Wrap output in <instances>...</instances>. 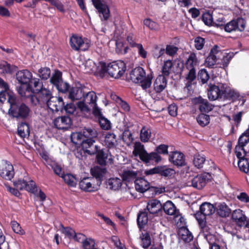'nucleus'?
<instances>
[{
  "label": "nucleus",
  "instance_id": "b1692460",
  "mask_svg": "<svg viewBox=\"0 0 249 249\" xmlns=\"http://www.w3.org/2000/svg\"><path fill=\"white\" fill-rule=\"evenodd\" d=\"M105 145L109 149H115L118 145L117 136L113 132H107L105 135Z\"/></svg>",
  "mask_w": 249,
  "mask_h": 249
},
{
  "label": "nucleus",
  "instance_id": "4d7b16f0",
  "mask_svg": "<svg viewBox=\"0 0 249 249\" xmlns=\"http://www.w3.org/2000/svg\"><path fill=\"white\" fill-rule=\"evenodd\" d=\"M29 99L30 103L34 107H41L45 104L42 100L36 95H31Z\"/></svg>",
  "mask_w": 249,
  "mask_h": 249
},
{
  "label": "nucleus",
  "instance_id": "cd10ccee",
  "mask_svg": "<svg viewBox=\"0 0 249 249\" xmlns=\"http://www.w3.org/2000/svg\"><path fill=\"white\" fill-rule=\"evenodd\" d=\"M147 209L151 214H155L161 211L162 206L159 200L152 199L147 203Z\"/></svg>",
  "mask_w": 249,
  "mask_h": 249
},
{
  "label": "nucleus",
  "instance_id": "a19ab883",
  "mask_svg": "<svg viewBox=\"0 0 249 249\" xmlns=\"http://www.w3.org/2000/svg\"><path fill=\"white\" fill-rule=\"evenodd\" d=\"M173 69V63L171 60H168L164 62L162 68V75L166 76L169 75Z\"/></svg>",
  "mask_w": 249,
  "mask_h": 249
},
{
  "label": "nucleus",
  "instance_id": "bb28decb",
  "mask_svg": "<svg viewBox=\"0 0 249 249\" xmlns=\"http://www.w3.org/2000/svg\"><path fill=\"white\" fill-rule=\"evenodd\" d=\"M167 81L163 75H159L155 79L154 84V89L157 93L162 91L166 87Z\"/></svg>",
  "mask_w": 249,
  "mask_h": 249
},
{
  "label": "nucleus",
  "instance_id": "4c0bfd02",
  "mask_svg": "<svg viewBox=\"0 0 249 249\" xmlns=\"http://www.w3.org/2000/svg\"><path fill=\"white\" fill-rule=\"evenodd\" d=\"M138 173L137 171L132 170L124 171L122 178L124 180L130 182L135 180L137 176Z\"/></svg>",
  "mask_w": 249,
  "mask_h": 249
},
{
  "label": "nucleus",
  "instance_id": "6ab92c4d",
  "mask_svg": "<svg viewBox=\"0 0 249 249\" xmlns=\"http://www.w3.org/2000/svg\"><path fill=\"white\" fill-rule=\"evenodd\" d=\"M95 138H86L81 143V147L83 150L89 155H93L98 151V146L93 145L95 142L93 140Z\"/></svg>",
  "mask_w": 249,
  "mask_h": 249
},
{
  "label": "nucleus",
  "instance_id": "e433bc0d",
  "mask_svg": "<svg viewBox=\"0 0 249 249\" xmlns=\"http://www.w3.org/2000/svg\"><path fill=\"white\" fill-rule=\"evenodd\" d=\"M18 133L22 138L29 136L30 134V128L29 125L24 123H21L18 126Z\"/></svg>",
  "mask_w": 249,
  "mask_h": 249
},
{
  "label": "nucleus",
  "instance_id": "8fccbe9b",
  "mask_svg": "<svg viewBox=\"0 0 249 249\" xmlns=\"http://www.w3.org/2000/svg\"><path fill=\"white\" fill-rule=\"evenodd\" d=\"M64 181L69 186L74 187L76 185V179L71 174H64L61 177Z\"/></svg>",
  "mask_w": 249,
  "mask_h": 249
},
{
  "label": "nucleus",
  "instance_id": "49530a36",
  "mask_svg": "<svg viewBox=\"0 0 249 249\" xmlns=\"http://www.w3.org/2000/svg\"><path fill=\"white\" fill-rule=\"evenodd\" d=\"M206 159L204 156L200 154L195 155L193 160L194 165L197 168H201L203 167Z\"/></svg>",
  "mask_w": 249,
  "mask_h": 249
},
{
  "label": "nucleus",
  "instance_id": "9d476101",
  "mask_svg": "<svg viewBox=\"0 0 249 249\" xmlns=\"http://www.w3.org/2000/svg\"><path fill=\"white\" fill-rule=\"evenodd\" d=\"M70 43L71 47L75 51H85L90 46V41L86 38H83L77 35H73L70 38Z\"/></svg>",
  "mask_w": 249,
  "mask_h": 249
},
{
  "label": "nucleus",
  "instance_id": "4468645a",
  "mask_svg": "<svg viewBox=\"0 0 249 249\" xmlns=\"http://www.w3.org/2000/svg\"><path fill=\"white\" fill-rule=\"evenodd\" d=\"M92 1L98 10L101 20H107L110 16V11L107 5L101 3L100 0H92Z\"/></svg>",
  "mask_w": 249,
  "mask_h": 249
},
{
  "label": "nucleus",
  "instance_id": "c756f323",
  "mask_svg": "<svg viewBox=\"0 0 249 249\" xmlns=\"http://www.w3.org/2000/svg\"><path fill=\"white\" fill-rule=\"evenodd\" d=\"M221 86L223 87V97L235 98L239 96L238 92L227 84H221Z\"/></svg>",
  "mask_w": 249,
  "mask_h": 249
},
{
  "label": "nucleus",
  "instance_id": "69168bd1",
  "mask_svg": "<svg viewBox=\"0 0 249 249\" xmlns=\"http://www.w3.org/2000/svg\"><path fill=\"white\" fill-rule=\"evenodd\" d=\"M143 24L150 30H156L159 28L158 24L149 18L144 19L143 20Z\"/></svg>",
  "mask_w": 249,
  "mask_h": 249
},
{
  "label": "nucleus",
  "instance_id": "20e7f679",
  "mask_svg": "<svg viewBox=\"0 0 249 249\" xmlns=\"http://www.w3.org/2000/svg\"><path fill=\"white\" fill-rule=\"evenodd\" d=\"M10 114L15 118L25 119L27 118L31 112L29 107L24 103H18L16 98L10 99Z\"/></svg>",
  "mask_w": 249,
  "mask_h": 249
},
{
  "label": "nucleus",
  "instance_id": "864d4df0",
  "mask_svg": "<svg viewBox=\"0 0 249 249\" xmlns=\"http://www.w3.org/2000/svg\"><path fill=\"white\" fill-rule=\"evenodd\" d=\"M51 75V70L49 68L43 67L41 68L38 71V75L42 79L47 80L48 79Z\"/></svg>",
  "mask_w": 249,
  "mask_h": 249
},
{
  "label": "nucleus",
  "instance_id": "6e6d98bb",
  "mask_svg": "<svg viewBox=\"0 0 249 249\" xmlns=\"http://www.w3.org/2000/svg\"><path fill=\"white\" fill-rule=\"evenodd\" d=\"M235 153L238 160L242 159H246L247 153L244 147L236 145L235 148Z\"/></svg>",
  "mask_w": 249,
  "mask_h": 249
},
{
  "label": "nucleus",
  "instance_id": "37998d69",
  "mask_svg": "<svg viewBox=\"0 0 249 249\" xmlns=\"http://www.w3.org/2000/svg\"><path fill=\"white\" fill-rule=\"evenodd\" d=\"M86 72L95 73L97 71V65L91 59L86 61L85 64Z\"/></svg>",
  "mask_w": 249,
  "mask_h": 249
},
{
  "label": "nucleus",
  "instance_id": "3c124183",
  "mask_svg": "<svg viewBox=\"0 0 249 249\" xmlns=\"http://www.w3.org/2000/svg\"><path fill=\"white\" fill-rule=\"evenodd\" d=\"M60 226L61 229L60 231L62 233L64 234L66 236L69 238L70 239H72L74 235L75 231L70 227H64V226L60 224Z\"/></svg>",
  "mask_w": 249,
  "mask_h": 249
},
{
  "label": "nucleus",
  "instance_id": "a18cd8bd",
  "mask_svg": "<svg viewBox=\"0 0 249 249\" xmlns=\"http://www.w3.org/2000/svg\"><path fill=\"white\" fill-rule=\"evenodd\" d=\"M111 97L124 111H129L130 107L126 102L124 101L121 98L116 95H111Z\"/></svg>",
  "mask_w": 249,
  "mask_h": 249
},
{
  "label": "nucleus",
  "instance_id": "a211bd4d",
  "mask_svg": "<svg viewBox=\"0 0 249 249\" xmlns=\"http://www.w3.org/2000/svg\"><path fill=\"white\" fill-rule=\"evenodd\" d=\"M97 153V162L101 165H105L107 162L111 163L113 161L112 156L108 150H99L98 148Z\"/></svg>",
  "mask_w": 249,
  "mask_h": 249
},
{
  "label": "nucleus",
  "instance_id": "2f4dec72",
  "mask_svg": "<svg viewBox=\"0 0 249 249\" xmlns=\"http://www.w3.org/2000/svg\"><path fill=\"white\" fill-rule=\"evenodd\" d=\"M16 70V67L11 65L6 61L0 62V73L3 74H12Z\"/></svg>",
  "mask_w": 249,
  "mask_h": 249
},
{
  "label": "nucleus",
  "instance_id": "79ce46f5",
  "mask_svg": "<svg viewBox=\"0 0 249 249\" xmlns=\"http://www.w3.org/2000/svg\"><path fill=\"white\" fill-rule=\"evenodd\" d=\"M62 72L58 70H55L50 79V82L56 87L62 80Z\"/></svg>",
  "mask_w": 249,
  "mask_h": 249
},
{
  "label": "nucleus",
  "instance_id": "c03bdc74",
  "mask_svg": "<svg viewBox=\"0 0 249 249\" xmlns=\"http://www.w3.org/2000/svg\"><path fill=\"white\" fill-rule=\"evenodd\" d=\"M148 222V215L146 212H141L137 217V223L140 228H142Z\"/></svg>",
  "mask_w": 249,
  "mask_h": 249
},
{
  "label": "nucleus",
  "instance_id": "1a4fd4ad",
  "mask_svg": "<svg viewBox=\"0 0 249 249\" xmlns=\"http://www.w3.org/2000/svg\"><path fill=\"white\" fill-rule=\"evenodd\" d=\"M162 209L166 214L175 216V220L178 226L183 227L185 219L179 214L178 211L172 201H166L162 206Z\"/></svg>",
  "mask_w": 249,
  "mask_h": 249
},
{
  "label": "nucleus",
  "instance_id": "dca6fc26",
  "mask_svg": "<svg viewBox=\"0 0 249 249\" xmlns=\"http://www.w3.org/2000/svg\"><path fill=\"white\" fill-rule=\"evenodd\" d=\"M222 83L218 85L210 84L208 92V97L211 100L214 101L223 97V87L221 86Z\"/></svg>",
  "mask_w": 249,
  "mask_h": 249
},
{
  "label": "nucleus",
  "instance_id": "c85d7f7f",
  "mask_svg": "<svg viewBox=\"0 0 249 249\" xmlns=\"http://www.w3.org/2000/svg\"><path fill=\"white\" fill-rule=\"evenodd\" d=\"M135 187L137 191L140 193H143L149 188V183L146 180L143 178H141L135 179Z\"/></svg>",
  "mask_w": 249,
  "mask_h": 249
},
{
  "label": "nucleus",
  "instance_id": "5701e85b",
  "mask_svg": "<svg viewBox=\"0 0 249 249\" xmlns=\"http://www.w3.org/2000/svg\"><path fill=\"white\" fill-rule=\"evenodd\" d=\"M231 218L237 226L242 227L245 224L247 216L245 212L240 209H236L231 213Z\"/></svg>",
  "mask_w": 249,
  "mask_h": 249
},
{
  "label": "nucleus",
  "instance_id": "603ef678",
  "mask_svg": "<svg viewBox=\"0 0 249 249\" xmlns=\"http://www.w3.org/2000/svg\"><path fill=\"white\" fill-rule=\"evenodd\" d=\"M142 245L143 248L147 249L151 245V238L149 234L146 232L142 233L141 236Z\"/></svg>",
  "mask_w": 249,
  "mask_h": 249
},
{
  "label": "nucleus",
  "instance_id": "5fc2aeb1",
  "mask_svg": "<svg viewBox=\"0 0 249 249\" xmlns=\"http://www.w3.org/2000/svg\"><path fill=\"white\" fill-rule=\"evenodd\" d=\"M197 123L202 126L207 125L210 122V117L205 114H201L197 118Z\"/></svg>",
  "mask_w": 249,
  "mask_h": 249
},
{
  "label": "nucleus",
  "instance_id": "423d86ee",
  "mask_svg": "<svg viewBox=\"0 0 249 249\" xmlns=\"http://www.w3.org/2000/svg\"><path fill=\"white\" fill-rule=\"evenodd\" d=\"M200 213H196L195 217L199 224L203 227L205 225V216L210 215L215 212L213 205L208 202H204L200 206Z\"/></svg>",
  "mask_w": 249,
  "mask_h": 249
},
{
  "label": "nucleus",
  "instance_id": "774afa93",
  "mask_svg": "<svg viewBox=\"0 0 249 249\" xmlns=\"http://www.w3.org/2000/svg\"><path fill=\"white\" fill-rule=\"evenodd\" d=\"M84 249H93L95 246V242L93 239H87L83 242Z\"/></svg>",
  "mask_w": 249,
  "mask_h": 249
},
{
  "label": "nucleus",
  "instance_id": "f3484780",
  "mask_svg": "<svg viewBox=\"0 0 249 249\" xmlns=\"http://www.w3.org/2000/svg\"><path fill=\"white\" fill-rule=\"evenodd\" d=\"M221 54L222 53L219 49L218 47L215 46L211 49L208 56L206 58V66L208 67H212L214 66Z\"/></svg>",
  "mask_w": 249,
  "mask_h": 249
},
{
  "label": "nucleus",
  "instance_id": "4be33fe9",
  "mask_svg": "<svg viewBox=\"0 0 249 249\" xmlns=\"http://www.w3.org/2000/svg\"><path fill=\"white\" fill-rule=\"evenodd\" d=\"M32 78V72L26 69L19 71L16 73L17 80L21 85H28Z\"/></svg>",
  "mask_w": 249,
  "mask_h": 249
},
{
  "label": "nucleus",
  "instance_id": "58836bf2",
  "mask_svg": "<svg viewBox=\"0 0 249 249\" xmlns=\"http://www.w3.org/2000/svg\"><path fill=\"white\" fill-rule=\"evenodd\" d=\"M178 234L181 238L185 242H189L193 238L192 233L186 228H180Z\"/></svg>",
  "mask_w": 249,
  "mask_h": 249
},
{
  "label": "nucleus",
  "instance_id": "09e8293b",
  "mask_svg": "<svg viewBox=\"0 0 249 249\" xmlns=\"http://www.w3.org/2000/svg\"><path fill=\"white\" fill-rule=\"evenodd\" d=\"M238 166L241 171L245 173H248L249 171V162L247 158L239 160L238 161Z\"/></svg>",
  "mask_w": 249,
  "mask_h": 249
},
{
  "label": "nucleus",
  "instance_id": "39448f33",
  "mask_svg": "<svg viewBox=\"0 0 249 249\" xmlns=\"http://www.w3.org/2000/svg\"><path fill=\"white\" fill-rule=\"evenodd\" d=\"M98 133L93 128H85L82 131L72 132L71 134V142L75 144L82 142L86 138H97Z\"/></svg>",
  "mask_w": 249,
  "mask_h": 249
},
{
  "label": "nucleus",
  "instance_id": "0eeeda50",
  "mask_svg": "<svg viewBox=\"0 0 249 249\" xmlns=\"http://www.w3.org/2000/svg\"><path fill=\"white\" fill-rule=\"evenodd\" d=\"M126 71L125 63L121 60L113 62L107 66V72L109 75L114 78H119Z\"/></svg>",
  "mask_w": 249,
  "mask_h": 249
},
{
  "label": "nucleus",
  "instance_id": "7c9ffc66",
  "mask_svg": "<svg viewBox=\"0 0 249 249\" xmlns=\"http://www.w3.org/2000/svg\"><path fill=\"white\" fill-rule=\"evenodd\" d=\"M91 175L95 179H99L101 181V179L105 176L107 173V169L104 167L95 166L91 169Z\"/></svg>",
  "mask_w": 249,
  "mask_h": 249
},
{
  "label": "nucleus",
  "instance_id": "f257e3e1",
  "mask_svg": "<svg viewBox=\"0 0 249 249\" xmlns=\"http://www.w3.org/2000/svg\"><path fill=\"white\" fill-rule=\"evenodd\" d=\"M168 148L167 145L160 144L156 148L157 152L148 153L143 144L139 142H136L134 143L132 153L135 157H139L140 160L145 163H151L153 161L158 163L161 160L159 154H168Z\"/></svg>",
  "mask_w": 249,
  "mask_h": 249
},
{
  "label": "nucleus",
  "instance_id": "de8ad7c7",
  "mask_svg": "<svg viewBox=\"0 0 249 249\" xmlns=\"http://www.w3.org/2000/svg\"><path fill=\"white\" fill-rule=\"evenodd\" d=\"M249 142V131L248 128L242 134L238 139V146L244 147Z\"/></svg>",
  "mask_w": 249,
  "mask_h": 249
},
{
  "label": "nucleus",
  "instance_id": "9b49d317",
  "mask_svg": "<svg viewBox=\"0 0 249 249\" xmlns=\"http://www.w3.org/2000/svg\"><path fill=\"white\" fill-rule=\"evenodd\" d=\"M246 22L243 18H237L227 23L224 26L226 32L231 33L233 31L243 32L245 29Z\"/></svg>",
  "mask_w": 249,
  "mask_h": 249
},
{
  "label": "nucleus",
  "instance_id": "f03ea898",
  "mask_svg": "<svg viewBox=\"0 0 249 249\" xmlns=\"http://www.w3.org/2000/svg\"><path fill=\"white\" fill-rule=\"evenodd\" d=\"M82 98L83 100L77 103V107L81 111L88 112L92 108L93 114L95 116H101V109L97 106V97L94 91H89L86 88V91Z\"/></svg>",
  "mask_w": 249,
  "mask_h": 249
},
{
  "label": "nucleus",
  "instance_id": "aec40b11",
  "mask_svg": "<svg viewBox=\"0 0 249 249\" xmlns=\"http://www.w3.org/2000/svg\"><path fill=\"white\" fill-rule=\"evenodd\" d=\"M169 160L177 166H183L186 164L184 154L178 151L171 152L169 155Z\"/></svg>",
  "mask_w": 249,
  "mask_h": 249
},
{
  "label": "nucleus",
  "instance_id": "7ed1b4c3",
  "mask_svg": "<svg viewBox=\"0 0 249 249\" xmlns=\"http://www.w3.org/2000/svg\"><path fill=\"white\" fill-rule=\"evenodd\" d=\"M153 78V72H151L146 75L145 71L141 67L135 68L130 73V79L135 83L140 84L143 89L150 87Z\"/></svg>",
  "mask_w": 249,
  "mask_h": 249
},
{
  "label": "nucleus",
  "instance_id": "6e6552de",
  "mask_svg": "<svg viewBox=\"0 0 249 249\" xmlns=\"http://www.w3.org/2000/svg\"><path fill=\"white\" fill-rule=\"evenodd\" d=\"M101 181L94 178H85L79 183L80 188L85 191L92 192L97 191L100 186Z\"/></svg>",
  "mask_w": 249,
  "mask_h": 249
},
{
  "label": "nucleus",
  "instance_id": "c9c22d12",
  "mask_svg": "<svg viewBox=\"0 0 249 249\" xmlns=\"http://www.w3.org/2000/svg\"><path fill=\"white\" fill-rule=\"evenodd\" d=\"M36 93H37L38 96L42 100L44 104H47L48 101L52 97L50 90L44 87Z\"/></svg>",
  "mask_w": 249,
  "mask_h": 249
},
{
  "label": "nucleus",
  "instance_id": "a878e982",
  "mask_svg": "<svg viewBox=\"0 0 249 249\" xmlns=\"http://www.w3.org/2000/svg\"><path fill=\"white\" fill-rule=\"evenodd\" d=\"M206 184L205 178L201 175H197L191 178L187 182V186H192L194 188L201 189Z\"/></svg>",
  "mask_w": 249,
  "mask_h": 249
},
{
  "label": "nucleus",
  "instance_id": "ea45409f",
  "mask_svg": "<svg viewBox=\"0 0 249 249\" xmlns=\"http://www.w3.org/2000/svg\"><path fill=\"white\" fill-rule=\"evenodd\" d=\"M151 130L149 128L145 126L142 128L140 133V139L142 142H148L151 137Z\"/></svg>",
  "mask_w": 249,
  "mask_h": 249
},
{
  "label": "nucleus",
  "instance_id": "338daca9",
  "mask_svg": "<svg viewBox=\"0 0 249 249\" xmlns=\"http://www.w3.org/2000/svg\"><path fill=\"white\" fill-rule=\"evenodd\" d=\"M101 127L105 130H108L111 128L110 123L107 119L101 117L99 119Z\"/></svg>",
  "mask_w": 249,
  "mask_h": 249
},
{
  "label": "nucleus",
  "instance_id": "13d9d810",
  "mask_svg": "<svg viewBox=\"0 0 249 249\" xmlns=\"http://www.w3.org/2000/svg\"><path fill=\"white\" fill-rule=\"evenodd\" d=\"M25 190L32 193L35 194L37 192L36 183L32 180L28 181L26 179Z\"/></svg>",
  "mask_w": 249,
  "mask_h": 249
},
{
  "label": "nucleus",
  "instance_id": "393cba45",
  "mask_svg": "<svg viewBox=\"0 0 249 249\" xmlns=\"http://www.w3.org/2000/svg\"><path fill=\"white\" fill-rule=\"evenodd\" d=\"M54 124L59 129H67L71 124V121L70 117L62 116L57 117L54 120Z\"/></svg>",
  "mask_w": 249,
  "mask_h": 249
},
{
  "label": "nucleus",
  "instance_id": "680f3d73",
  "mask_svg": "<svg viewBox=\"0 0 249 249\" xmlns=\"http://www.w3.org/2000/svg\"><path fill=\"white\" fill-rule=\"evenodd\" d=\"M12 97L13 98H16L15 96L8 93L5 90L1 91L0 92V102H4L7 99L8 102L10 104V99Z\"/></svg>",
  "mask_w": 249,
  "mask_h": 249
},
{
  "label": "nucleus",
  "instance_id": "f704fd0d",
  "mask_svg": "<svg viewBox=\"0 0 249 249\" xmlns=\"http://www.w3.org/2000/svg\"><path fill=\"white\" fill-rule=\"evenodd\" d=\"M42 82L37 78H34L31 79V82L28 84L27 88H34L33 92L37 93L43 87Z\"/></svg>",
  "mask_w": 249,
  "mask_h": 249
},
{
  "label": "nucleus",
  "instance_id": "f8f14e48",
  "mask_svg": "<svg viewBox=\"0 0 249 249\" xmlns=\"http://www.w3.org/2000/svg\"><path fill=\"white\" fill-rule=\"evenodd\" d=\"M15 172L13 165L7 160L0 162V176L6 180H11L14 176Z\"/></svg>",
  "mask_w": 249,
  "mask_h": 249
},
{
  "label": "nucleus",
  "instance_id": "e2e57ef3",
  "mask_svg": "<svg viewBox=\"0 0 249 249\" xmlns=\"http://www.w3.org/2000/svg\"><path fill=\"white\" fill-rule=\"evenodd\" d=\"M26 178L19 179L14 182V186L19 190H25Z\"/></svg>",
  "mask_w": 249,
  "mask_h": 249
},
{
  "label": "nucleus",
  "instance_id": "473e14b6",
  "mask_svg": "<svg viewBox=\"0 0 249 249\" xmlns=\"http://www.w3.org/2000/svg\"><path fill=\"white\" fill-rule=\"evenodd\" d=\"M107 185L111 190H119L122 185V180L119 178H110L107 181Z\"/></svg>",
  "mask_w": 249,
  "mask_h": 249
},
{
  "label": "nucleus",
  "instance_id": "412c9836",
  "mask_svg": "<svg viewBox=\"0 0 249 249\" xmlns=\"http://www.w3.org/2000/svg\"><path fill=\"white\" fill-rule=\"evenodd\" d=\"M193 101L202 112H209L213 109V105L209 103L207 100L204 99L201 97L194 99Z\"/></svg>",
  "mask_w": 249,
  "mask_h": 249
},
{
  "label": "nucleus",
  "instance_id": "bf43d9fd",
  "mask_svg": "<svg viewBox=\"0 0 249 249\" xmlns=\"http://www.w3.org/2000/svg\"><path fill=\"white\" fill-rule=\"evenodd\" d=\"M11 225L13 231L16 233L20 235H23L25 234L24 231L22 229L19 223L16 221H12Z\"/></svg>",
  "mask_w": 249,
  "mask_h": 249
},
{
  "label": "nucleus",
  "instance_id": "72a5a7b5",
  "mask_svg": "<svg viewBox=\"0 0 249 249\" xmlns=\"http://www.w3.org/2000/svg\"><path fill=\"white\" fill-rule=\"evenodd\" d=\"M198 64V61L196 54L195 53H191L186 62V67L187 69H196V67Z\"/></svg>",
  "mask_w": 249,
  "mask_h": 249
},
{
  "label": "nucleus",
  "instance_id": "052dcab7",
  "mask_svg": "<svg viewBox=\"0 0 249 249\" xmlns=\"http://www.w3.org/2000/svg\"><path fill=\"white\" fill-rule=\"evenodd\" d=\"M218 213L222 217L229 216L230 213V209L225 204H221L219 206Z\"/></svg>",
  "mask_w": 249,
  "mask_h": 249
},
{
  "label": "nucleus",
  "instance_id": "ddd939ff",
  "mask_svg": "<svg viewBox=\"0 0 249 249\" xmlns=\"http://www.w3.org/2000/svg\"><path fill=\"white\" fill-rule=\"evenodd\" d=\"M47 107L53 112L62 111L64 108V102L61 97L53 96L47 103Z\"/></svg>",
  "mask_w": 249,
  "mask_h": 249
},
{
  "label": "nucleus",
  "instance_id": "2eb2a0df",
  "mask_svg": "<svg viewBox=\"0 0 249 249\" xmlns=\"http://www.w3.org/2000/svg\"><path fill=\"white\" fill-rule=\"evenodd\" d=\"M86 91V87L80 84L76 85L70 89L69 91V98L72 101L81 99Z\"/></svg>",
  "mask_w": 249,
  "mask_h": 249
},
{
  "label": "nucleus",
  "instance_id": "0e129e2a",
  "mask_svg": "<svg viewBox=\"0 0 249 249\" xmlns=\"http://www.w3.org/2000/svg\"><path fill=\"white\" fill-rule=\"evenodd\" d=\"M47 2H49L60 12H63L65 11L64 5L59 0H48Z\"/></svg>",
  "mask_w": 249,
  "mask_h": 249
}]
</instances>
